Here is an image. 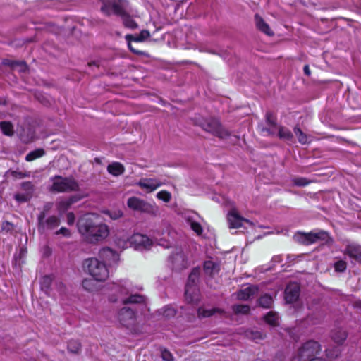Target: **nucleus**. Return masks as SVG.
Listing matches in <instances>:
<instances>
[{
	"label": "nucleus",
	"instance_id": "obj_13",
	"mask_svg": "<svg viewBox=\"0 0 361 361\" xmlns=\"http://www.w3.org/2000/svg\"><path fill=\"white\" fill-rule=\"evenodd\" d=\"M136 314L130 307H124L118 312V319L120 324L127 328H130L135 322Z\"/></svg>",
	"mask_w": 361,
	"mask_h": 361
},
{
	"label": "nucleus",
	"instance_id": "obj_4",
	"mask_svg": "<svg viewBox=\"0 0 361 361\" xmlns=\"http://www.w3.org/2000/svg\"><path fill=\"white\" fill-rule=\"evenodd\" d=\"M200 274V268H193L188 276L185 288V300L188 303H195L200 300L199 290L197 287Z\"/></svg>",
	"mask_w": 361,
	"mask_h": 361
},
{
	"label": "nucleus",
	"instance_id": "obj_32",
	"mask_svg": "<svg viewBox=\"0 0 361 361\" xmlns=\"http://www.w3.org/2000/svg\"><path fill=\"white\" fill-rule=\"evenodd\" d=\"M264 321L273 326H276L279 324V314L276 312L270 311L264 317Z\"/></svg>",
	"mask_w": 361,
	"mask_h": 361
},
{
	"label": "nucleus",
	"instance_id": "obj_27",
	"mask_svg": "<svg viewBox=\"0 0 361 361\" xmlns=\"http://www.w3.org/2000/svg\"><path fill=\"white\" fill-rule=\"evenodd\" d=\"M76 201L77 198L75 196L61 200L56 203L57 210L59 213H63L66 212L71 204L75 203Z\"/></svg>",
	"mask_w": 361,
	"mask_h": 361
},
{
	"label": "nucleus",
	"instance_id": "obj_33",
	"mask_svg": "<svg viewBox=\"0 0 361 361\" xmlns=\"http://www.w3.org/2000/svg\"><path fill=\"white\" fill-rule=\"evenodd\" d=\"M0 128L4 135L12 136L14 133L13 126L10 121L0 122Z\"/></svg>",
	"mask_w": 361,
	"mask_h": 361
},
{
	"label": "nucleus",
	"instance_id": "obj_41",
	"mask_svg": "<svg viewBox=\"0 0 361 361\" xmlns=\"http://www.w3.org/2000/svg\"><path fill=\"white\" fill-rule=\"evenodd\" d=\"M95 281L96 280H94V279H85L82 281V286L84 289L87 290V291L92 292L95 288Z\"/></svg>",
	"mask_w": 361,
	"mask_h": 361
},
{
	"label": "nucleus",
	"instance_id": "obj_20",
	"mask_svg": "<svg viewBox=\"0 0 361 361\" xmlns=\"http://www.w3.org/2000/svg\"><path fill=\"white\" fill-rule=\"evenodd\" d=\"M266 123L268 128H262V132L266 133L267 135H274L276 126V121L274 115L271 112H267L265 115Z\"/></svg>",
	"mask_w": 361,
	"mask_h": 361
},
{
	"label": "nucleus",
	"instance_id": "obj_39",
	"mask_svg": "<svg viewBox=\"0 0 361 361\" xmlns=\"http://www.w3.org/2000/svg\"><path fill=\"white\" fill-rule=\"evenodd\" d=\"M233 311L236 314H247L250 310V306L247 305H234L232 307Z\"/></svg>",
	"mask_w": 361,
	"mask_h": 361
},
{
	"label": "nucleus",
	"instance_id": "obj_49",
	"mask_svg": "<svg viewBox=\"0 0 361 361\" xmlns=\"http://www.w3.org/2000/svg\"><path fill=\"white\" fill-rule=\"evenodd\" d=\"M11 175L16 178H23L25 177L30 176L29 172H22V171H13L11 172Z\"/></svg>",
	"mask_w": 361,
	"mask_h": 361
},
{
	"label": "nucleus",
	"instance_id": "obj_30",
	"mask_svg": "<svg viewBox=\"0 0 361 361\" xmlns=\"http://www.w3.org/2000/svg\"><path fill=\"white\" fill-rule=\"evenodd\" d=\"M107 171L113 176H118L124 172V166L119 162H113L112 164H109Z\"/></svg>",
	"mask_w": 361,
	"mask_h": 361
},
{
	"label": "nucleus",
	"instance_id": "obj_25",
	"mask_svg": "<svg viewBox=\"0 0 361 361\" xmlns=\"http://www.w3.org/2000/svg\"><path fill=\"white\" fill-rule=\"evenodd\" d=\"M257 288L254 286H250L241 288L237 293V298L240 300H247L257 293Z\"/></svg>",
	"mask_w": 361,
	"mask_h": 361
},
{
	"label": "nucleus",
	"instance_id": "obj_12",
	"mask_svg": "<svg viewBox=\"0 0 361 361\" xmlns=\"http://www.w3.org/2000/svg\"><path fill=\"white\" fill-rule=\"evenodd\" d=\"M227 220L230 228L245 227V224H248L249 226L252 225V223L250 221L243 218L234 208L231 209L228 212Z\"/></svg>",
	"mask_w": 361,
	"mask_h": 361
},
{
	"label": "nucleus",
	"instance_id": "obj_9",
	"mask_svg": "<svg viewBox=\"0 0 361 361\" xmlns=\"http://www.w3.org/2000/svg\"><path fill=\"white\" fill-rule=\"evenodd\" d=\"M169 263L172 269L179 271L189 266V261L181 247H175L169 257Z\"/></svg>",
	"mask_w": 361,
	"mask_h": 361
},
{
	"label": "nucleus",
	"instance_id": "obj_26",
	"mask_svg": "<svg viewBox=\"0 0 361 361\" xmlns=\"http://www.w3.org/2000/svg\"><path fill=\"white\" fill-rule=\"evenodd\" d=\"M156 314L159 319H169L176 314V310L172 305H168L157 310Z\"/></svg>",
	"mask_w": 361,
	"mask_h": 361
},
{
	"label": "nucleus",
	"instance_id": "obj_50",
	"mask_svg": "<svg viewBox=\"0 0 361 361\" xmlns=\"http://www.w3.org/2000/svg\"><path fill=\"white\" fill-rule=\"evenodd\" d=\"M149 37V32L147 30H142L140 33L139 36L135 38L133 40L135 42H141V41L147 39Z\"/></svg>",
	"mask_w": 361,
	"mask_h": 361
},
{
	"label": "nucleus",
	"instance_id": "obj_18",
	"mask_svg": "<svg viewBox=\"0 0 361 361\" xmlns=\"http://www.w3.org/2000/svg\"><path fill=\"white\" fill-rule=\"evenodd\" d=\"M166 234L164 232L159 233V232H153V238L154 241L160 246L165 248L171 247L173 245V242L171 241L170 237L172 234L168 229L166 231Z\"/></svg>",
	"mask_w": 361,
	"mask_h": 361
},
{
	"label": "nucleus",
	"instance_id": "obj_47",
	"mask_svg": "<svg viewBox=\"0 0 361 361\" xmlns=\"http://www.w3.org/2000/svg\"><path fill=\"white\" fill-rule=\"evenodd\" d=\"M161 357L164 361H173V355L166 349H163L161 351Z\"/></svg>",
	"mask_w": 361,
	"mask_h": 361
},
{
	"label": "nucleus",
	"instance_id": "obj_61",
	"mask_svg": "<svg viewBox=\"0 0 361 361\" xmlns=\"http://www.w3.org/2000/svg\"><path fill=\"white\" fill-rule=\"evenodd\" d=\"M303 71H304V73H305V75H307L308 76L310 75V68H309V66L307 65H305L304 66Z\"/></svg>",
	"mask_w": 361,
	"mask_h": 361
},
{
	"label": "nucleus",
	"instance_id": "obj_28",
	"mask_svg": "<svg viewBox=\"0 0 361 361\" xmlns=\"http://www.w3.org/2000/svg\"><path fill=\"white\" fill-rule=\"evenodd\" d=\"M348 334L346 331L338 328L331 331V338L333 341L338 345L343 344L346 340Z\"/></svg>",
	"mask_w": 361,
	"mask_h": 361
},
{
	"label": "nucleus",
	"instance_id": "obj_19",
	"mask_svg": "<svg viewBox=\"0 0 361 361\" xmlns=\"http://www.w3.org/2000/svg\"><path fill=\"white\" fill-rule=\"evenodd\" d=\"M345 254L348 255L350 259L357 262H361V247L350 244L348 245L345 250Z\"/></svg>",
	"mask_w": 361,
	"mask_h": 361
},
{
	"label": "nucleus",
	"instance_id": "obj_36",
	"mask_svg": "<svg viewBox=\"0 0 361 361\" xmlns=\"http://www.w3.org/2000/svg\"><path fill=\"white\" fill-rule=\"evenodd\" d=\"M278 135L279 138L286 141H290L293 137L291 131L288 128L285 127L279 128Z\"/></svg>",
	"mask_w": 361,
	"mask_h": 361
},
{
	"label": "nucleus",
	"instance_id": "obj_44",
	"mask_svg": "<svg viewBox=\"0 0 361 361\" xmlns=\"http://www.w3.org/2000/svg\"><path fill=\"white\" fill-rule=\"evenodd\" d=\"M156 196L159 200H161L166 203L169 202L171 200V194L166 190L159 191L157 193Z\"/></svg>",
	"mask_w": 361,
	"mask_h": 361
},
{
	"label": "nucleus",
	"instance_id": "obj_46",
	"mask_svg": "<svg viewBox=\"0 0 361 361\" xmlns=\"http://www.w3.org/2000/svg\"><path fill=\"white\" fill-rule=\"evenodd\" d=\"M334 267L336 272L343 273L346 270L347 264L343 260H338L334 263Z\"/></svg>",
	"mask_w": 361,
	"mask_h": 361
},
{
	"label": "nucleus",
	"instance_id": "obj_11",
	"mask_svg": "<svg viewBox=\"0 0 361 361\" xmlns=\"http://www.w3.org/2000/svg\"><path fill=\"white\" fill-rule=\"evenodd\" d=\"M202 128L205 131L211 133L221 139L229 136L228 132L222 127L218 120L214 118L205 121V122L202 123Z\"/></svg>",
	"mask_w": 361,
	"mask_h": 361
},
{
	"label": "nucleus",
	"instance_id": "obj_38",
	"mask_svg": "<svg viewBox=\"0 0 361 361\" xmlns=\"http://www.w3.org/2000/svg\"><path fill=\"white\" fill-rule=\"evenodd\" d=\"M325 352H326V355L328 358L334 359L340 355L341 349H340V347L336 346V347L326 348Z\"/></svg>",
	"mask_w": 361,
	"mask_h": 361
},
{
	"label": "nucleus",
	"instance_id": "obj_31",
	"mask_svg": "<svg viewBox=\"0 0 361 361\" xmlns=\"http://www.w3.org/2000/svg\"><path fill=\"white\" fill-rule=\"evenodd\" d=\"M187 222L190 225V228L197 234L200 236L202 234L203 228L201 224L196 221L192 216L187 217Z\"/></svg>",
	"mask_w": 361,
	"mask_h": 361
},
{
	"label": "nucleus",
	"instance_id": "obj_29",
	"mask_svg": "<svg viewBox=\"0 0 361 361\" xmlns=\"http://www.w3.org/2000/svg\"><path fill=\"white\" fill-rule=\"evenodd\" d=\"M130 237L127 235H116L114 239L115 245L121 250L126 249L130 246Z\"/></svg>",
	"mask_w": 361,
	"mask_h": 361
},
{
	"label": "nucleus",
	"instance_id": "obj_48",
	"mask_svg": "<svg viewBox=\"0 0 361 361\" xmlns=\"http://www.w3.org/2000/svg\"><path fill=\"white\" fill-rule=\"evenodd\" d=\"M293 183L297 186L303 187L308 185L310 183V181H308L305 178H296L293 180Z\"/></svg>",
	"mask_w": 361,
	"mask_h": 361
},
{
	"label": "nucleus",
	"instance_id": "obj_3",
	"mask_svg": "<svg viewBox=\"0 0 361 361\" xmlns=\"http://www.w3.org/2000/svg\"><path fill=\"white\" fill-rule=\"evenodd\" d=\"M83 267L94 280L104 281L109 276V270L106 264L97 258H88L84 260Z\"/></svg>",
	"mask_w": 361,
	"mask_h": 361
},
{
	"label": "nucleus",
	"instance_id": "obj_51",
	"mask_svg": "<svg viewBox=\"0 0 361 361\" xmlns=\"http://www.w3.org/2000/svg\"><path fill=\"white\" fill-rule=\"evenodd\" d=\"M55 235H62L63 236L68 238V237H70L71 232L67 228L61 227L59 230L56 231Z\"/></svg>",
	"mask_w": 361,
	"mask_h": 361
},
{
	"label": "nucleus",
	"instance_id": "obj_24",
	"mask_svg": "<svg viewBox=\"0 0 361 361\" xmlns=\"http://www.w3.org/2000/svg\"><path fill=\"white\" fill-rule=\"evenodd\" d=\"M53 277L51 275H45L40 280L41 289L48 295H55L52 293Z\"/></svg>",
	"mask_w": 361,
	"mask_h": 361
},
{
	"label": "nucleus",
	"instance_id": "obj_1",
	"mask_svg": "<svg viewBox=\"0 0 361 361\" xmlns=\"http://www.w3.org/2000/svg\"><path fill=\"white\" fill-rule=\"evenodd\" d=\"M77 226L84 240L90 243L101 241L109 233L108 226L102 223L99 217L95 214H85L78 220Z\"/></svg>",
	"mask_w": 361,
	"mask_h": 361
},
{
	"label": "nucleus",
	"instance_id": "obj_6",
	"mask_svg": "<svg viewBox=\"0 0 361 361\" xmlns=\"http://www.w3.org/2000/svg\"><path fill=\"white\" fill-rule=\"evenodd\" d=\"M127 206L133 211L156 215L158 207L154 204H151L137 197H131L127 200Z\"/></svg>",
	"mask_w": 361,
	"mask_h": 361
},
{
	"label": "nucleus",
	"instance_id": "obj_40",
	"mask_svg": "<svg viewBox=\"0 0 361 361\" xmlns=\"http://www.w3.org/2000/svg\"><path fill=\"white\" fill-rule=\"evenodd\" d=\"M21 189L26 194H29L30 197H32L34 192V185L30 181L23 182L20 185Z\"/></svg>",
	"mask_w": 361,
	"mask_h": 361
},
{
	"label": "nucleus",
	"instance_id": "obj_60",
	"mask_svg": "<svg viewBox=\"0 0 361 361\" xmlns=\"http://www.w3.org/2000/svg\"><path fill=\"white\" fill-rule=\"evenodd\" d=\"M11 226H12V224L8 223V221H6L5 224H3L2 228H3V230L8 231V230H10L9 227H11Z\"/></svg>",
	"mask_w": 361,
	"mask_h": 361
},
{
	"label": "nucleus",
	"instance_id": "obj_8",
	"mask_svg": "<svg viewBox=\"0 0 361 361\" xmlns=\"http://www.w3.org/2000/svg\"><path fill=\"white\" fill-rule=\"evenodd\" d=\"M329 233L322 230L312 231L310 233H298L295 238L305 245L312 244L319 241H327Z\"/></svg>",
	"mask_w": 361,
	"mask_h": 361
},
{
	"label": "nucleus",
	"instance_id": "obj_53",
	"mask_svg": "<svg viewBox=\"0 0 361 361\" xmlns=\"http://www.w3.org/2000/svg\"><path fill=\"white\" fill-rule=\"evenodd\" d=\"M133 38V37L131 35H127L126 36V39L128 41V47L129 48V49L133 52V53H135V54H141V51H139L137 50H136L134 47H133L132 44H131V42H130V39Z\"/></svg>",
	"mask_w": 361,
	"mask_h": 361
},
{
	"label": "nucleus",
	"instance_id": "obj_17",
	"mask_svg": "<svg viewBox=\"0 0 361 361\" xmlns=\"http://www.w3.org/2000/svg\"><path fill=\"white\" fill-rule=\"evenodd\" d=\"M285 300L287 303H293L300 295V287L298 283H292L287 285L284 292Z\"/></svg>",
	"mask_w": 361,
	"mask_h": 361
},
{
	"label": "nucleus",
	"instance_id": "obj_62",
	"mask_svg": "<svg viewBox=\"0 0 361 361\" xmlns=\"http://www.w3.org/2000/svg\"><path fill=\"white\" fill-rule=\"evenodd\" d=\"M307 361H326V360L322 357H312V359H310Z\"/></svg>",
	"mask_w": 361,
	"mask_h": 361
},
{
	"label": "nucleus",
	"instance_id": "obj_23",
	"mask_svg": "<svg viewBox=\"0 0 361 361\" xmlns=\"http://www.w3.org/2000/svg\"><path fill=\"white\" fill-rule=\"evenodd\" d=\"M255 21L257 28L268 36H273L274 32L270 28L269 25L264 20V19L259 15L255 14Z\"/></svg>",
	"mask_w": 361,
	"mask_h": 361
},
{
	"label": "nucleus",
	"instance_id": "obj_58",
	"mask_svg": "<svg viewBox=\"0 0 361 361\" xmlns=\"http://www.w3.org/2000/svg\"><path fill=\"white\" fill-rule=\"evenodd\" d=\"M353 305L355 308L361 311V300L355 301Z\"/></svg>",
	"mask_w": 361,
	"mask_h": 361
},
{
	"label": "nucleus",
	"instance_id": "obj_15",
	"mask_svg": "<svg viewBox=\"0 0 361 361\" xmlns=\"http://www.w3.org/2000/svg\"><path fill=\"white\" fill-rule=\"evenodd\" d=\"M136 185L147 193L152 192L163 185V183L158 178H142Z\"/></svg>",
	"mask_w": 361,
	"mask_h": 361
},
{
	"label": "nucleus",
	"instance_id": "obj_43",
	"mask_svg": "<svg viewBox=\"0 0 361 361\" xmlns=\"http://www.w3.org/2000/svg\"><path fill=\"white\" fill-rule=\"evenodd\" d=\"M68 350L73 353H77L80 350L81 345L80 343L75 340H71L68 343Z\"/></svg>",
	"mask_w": 361,
	"mask_h": 361
},
{
	"label": "nucleus",
	"instance_id": "obj_2",
	"mask_svg": "<svg viewBox=\"0 0 361 361\" xmlns=\"http://www.w3.org/2000/svg\"><path fill=\"white\" fill-rule=\"evenodd\" d=\"M106 289L109 293V300L116 302L121 300L125 305L126 304H143L145 302L144 295L133 293V287L128 280H121L116 283H108Z\"/></svg>",
	"mask_w": 361,
	"mask_h": 361
},
{
	"label": "nucleus",
	"instance_id": "obj_52",
	"mask_svg": "<svg viewBox=\"0 0 361 361\" xmlns=\"http://www.w3.org/2000/svg\"><path fill=\"white\" fill-rule=\"evenodd\" d=\"M54 286L59 295H61L65 292V286L61 282H54Z\"/></svg>",
	"mask_w": 361,
	"mask_h": 361
},
{
	"label": "nucleus",
	"instance_id": "obj_34",
	"mask_svg": "<svg viewBox=\"0 0 361 361\" xmlns=\"http://www.w3.org/2000/svg\"><path fill=\"white\" fill-rule=\"evenodd\" d=\"M273 302L272 297L269 294L262 295L258 300L259 305L264 308H270Z\"/></svg>",
	"mask_w": 361,
	"mask_h": 361
},
{
	"label": "nucleus",
	"instance_id": "obj_7",
	"mask_svg": "<svg viewBox=\"0 0 361 361\" xmlns=\"http://www.w3.org/2000/svg\"><path fill=\"white\" fill-rule=\"evenodd\" d=\"M321 350L322 346L317 341L310 340L299 348L298 355L295 357L300 361H307L317 357Z\"/></svg>",
	"mask_w": 361,
	"mask_h": 361
},
{
	"label": "nucleus",
	"instance_id": "obj_63",
	"mask_svg": "<svg viewBox=\"0 0 361 361\" xmlns=\"http://www.w3.org/2000/svg\"><path fill=\"white\" fill-rule=\"evenodd\" d=\"M291 361H300L299 359H298L296 357H294Z\"/></svg>",
	"mask_w": 361,
	"mask_h": 361
},
{
	"label": "nucleus",
	"instance_id": "obj_35",
	"mask_svg": "<svg viewBox=\"0 0 361 361\" xmlns=\"http://www.w3.org/2000/svg\"><path fill=\"white\" fill-rule=\"evenodd\" d=\"M44 154V151L43 149H37L33 151L30 152L25 157V160L27 161H32L35 160L36 159L42 157Z\"/></svg>",
	"mask_w": 361,
	"mask_h": 361
},
{
	"label": "nucleus",
	"instance_id": "obj_42",
	"mask_svg": "<svg viewBox=\"0 0 361 361\" xmlns=\"http://www.w3.org/2000/svg\"><path fill=\"white\" fill-rule=\"evenodd\" d=\"M27 254V249L21 247L19 250L14 255V260L16 264H20L22 262V259L25 257Z\"/></svg>",
	"mask_w": 361,
	"mask_h": 361
},
{
	"label": "nucleus",
	"instance_id": "obj_45",
	"mask_svg": "<svg viewBox=\"0 0 361 361\" xmlns=\"http://www.w3.org/2000/svg\"><path fill=\"white\" fill-rule=\"evenodd\" d=\"M32 197L25 192H18L14 195V199L19 203L27 202L30 200Z\"/></svg>",
	"mask_w": 361,
	"mask_h": 361
},
{
	"label": "nucleus",
	"instance_id": "obj_37",
	"mask_svg": "<svg viewBox=\"0 0 361 361\" xmlns=\"http://www.w3.org/2000/svg\"><path fill=\"white\" fill-rule=\"evenodd\" d=\"M295 135L298 137V142L300 144H306L308 142L307 136L301 130V129L295 126L293 129Z\"/></svg>",
	"mask_w": 361,
	"mask_h": 361
},
{
	"label": "nucleus",
	"instance_id": "obj_56",
	"mask_svg": "<svg viewBox=\"0 0 361 361\" xmlns=\"http://www.w3.org/2000/svg\"><path fill=\"white\" fill-rule=\"evenodd\" d=\"M10 65L11 66H14L15 65L20 66V71H24L26 68V64L24 61H20V62L13 61Z\"/></svg>",
	"mask_w": 361,
	"mask_h": 361
},
{
	"label": "nucleus",
	"instance_id": "obj_10",
	"mask_svg": "<svg viewBox=\"0 0 361 361\" xmlns=\"http://www.w3.org/2000/svg\"><path fill=\"white\" fill-rule=\"evenodd\" d=\"M130 246L135 250H148L152 246L154 241L147 235L141 233H134L130 237Z\"/></svg>",
	"mask_w": 361,
	"mask_h": 361
},
{
	"label": "nucleus",
	"instance_id": "obj_59",
	"mask_svg": "<svg viewBox=\"0 0 361 361\" xmlns=\"http://www.w3.org/2000/svg\"><path fill=\"white\" fill-rule=\"evenodd\" d=\"M282 261V257L281 255H276L273 257L272 262L274 263H279Z\"/></svg>",
	"mask_w": 361,
	"mask_h": 361
},
{
	"label": "nucleus",
	"instance_id": "obj_21",
	"mask_svg": "<svg viewBox=\"0 0 361 361\" xmlns=\"http://www.w3.org/2000/svg\"><path fill=\"white\" fill-rule=\"evenodd\" d=\"M60 224V219L54 215L47 217L45 221L42 224L39 231L43 233L47 230H52Z\"/></svg>",
	"mask_w": 361,
	"mask_h": 361
},
{
	"label": "nucleus",
	"instance_id": "obj_14",
	"mask_svg": "<svg viewBox=\"0 0 361 361\" xmlns=\"http://www.w3.org/2000/svg\"><path fill=\"white\" fill-rule=\"evenodd\" d=\"M99 258L105 264L109 266L117 264L119 261V254L110 247H103L99 252Z\"/></svg>",
	"mask_w": 361,
	"mask_h": 361
},
{
	"label": "nucleus",
	"instance_id": "obj_16",
	"mask_svg": "<svg viewBox=\"0 0 361 361\" xmlns=\"http://www.w3.org/2000/svg\"><path fill=\"white\" fill-rule=\"evenodd\" d=\"M203 270L207 277L213 279L219 274L220 262L218 260H206L203 264Z\"/></svg>",
	"mask_w": 361,
	"mask_h": 361
},
{
	"label": "nucleus",
	"instance_id": "obj_22",
	"mask_svg": "<svg viewBox=\"0 0 361 361\" xmlns=\"http://www.w3.org/2000/svg\"><path fill=\"white\" fill-rule=\"evenodd\" d=\"M197 317L200 319L210 317L215 314H222L224 310L220 308H207L205 307H200L197 310Z\"/></svg>",
	"mask_w": 361,
	"mask_h": 361
},
{
	"label": "nucleus",
	"instance_id": "obj_5",
	"mask_svg": "<svg viewBox=\"0 0 361 361\" xmlns=\"http://www.w3.org/2000/svg\"><path fill=\"white\" fill-rule=\"evenodd\" d=\"M50 180L52 182L50 188L51 192H70L79 190V185L73 178L55 176Z\"/></svg>",
	"mask_w": 361,
	"mask_h": 361
},
{
	"label": "nucleus",
	"instance_id": "obj_54",
	"mask_svg": "<svg viewBox=\"0 0 361 361\" xmlns=\"http://www.w3.org/2000/svg\"><path fill=\"white\" fill-rule=\"evenodd\" d=\"M45 213L44 212H41L37 217L38 221V230L40 228L42 224L45 221Z\"/></svg>",
	"mask_w": 361,
	"mask_h": 361
},
{
	"label": "nucleus",
	"instance_id": "obj_57",
	"mask_svg": "<svg viewBox=\"0 0 361 361\" xmlns=\"http://www.w3.org/2000/svg\"><path fill=\"white\" fill-rule=\"evenodd\" d=\"M122 216V212L118 211L117 212H114L113 214H110V217L113 219H117Z\"/></svg>",
	"mask_w": 361,
	"mask_h": 361
},
{
	"label": "nucleus",
	"instance_id": "obj_55",
	"mask_svg": "<svg viewBox=\"0 0 361 361\" xmlns=\"http://www.w3.org/2000/svg\"><path fill=\"white\" fill-rule=\"evenodd\" d=\"M75 222V215L73 212H69L67 214V223L68 225H73Z\"/></svg>",
	"mask_w": 361,
	"mask_h": 361
}]
</instances>
